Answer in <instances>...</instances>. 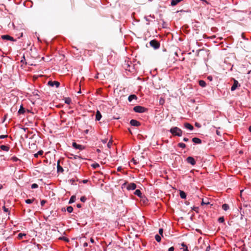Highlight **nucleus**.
Listing matches in <instances>:
<instances>
[{"label": "nucleus", "mask_w": 251, "mask_h": 251, "mask_svg": "<svg viewBox=\"0 0 251 251\" xmlns=\"http://www.w3.org/2000/svg\"><path fill=\"white\" fill-rule=\"evenodd\" d=\"M170 132L174 136H177L180 137L182 135V130L176 127H173L171 128L170 130Z\"/></svg>", "instance_id": "nucleus-1"}, {"label": "nucleus", "mask_w": 251, "mask_h": 251, "mask_svg": "<svg viewBox=\"0 0 251 251\" xmlns=\"http://www.w3.org/2000/svg\"><path fill=\"white\" fill-rule=\"evenodd\" d=\"M133 110L136 113H142L146 111L147 108L140 105H137L133 107Z\"/></svg>", "instance_id": "nucleus-2"}, {"label": "nucleus", "mask_w": 251, "mask_h": 251, "mask_svg": "<svg viewBox=\"0 0 251 251\" xmlns=\"http://www.w3.org/2000/svg\"><path fill=\"white\" fill-rule=\"evenodd\" d=\"M150 45L153 47L154 49H157L159 48V43L155 40H152L150 42Z\"/></svg>", "instance_id": "nucleus-3"}, {"label": "nucleus", "mask_w": 251, "mask_h": 251, "mask_svg": "<svg viewBox=\"0 0 251 251\" xmlns=\"http://www.w3.org/2000/svg\"><path fill=\"white\" fill-rule=\"evenodd\" d=\"M234 83L231 88V90L233 91L236 89V88L240 86V85L239 84L238 81L235 79H233Z\"/></svg>", "instance_id": "nucleus-4"}, {"label": "nucleus", "mask_w": 251, "mask_h": 251, "mask_svg": "<svg viewBox=\"0 0 251 251\" xmlns=\"http://www.w3.org/2000/svg\"><path fill=\"white\" fill-rule=\"evenodd\" d=\"M48 84L49 85L52 86V87L55 86L56 88L58 87L60 85V83L56 81H49L48 82Z\"/></svg>", "instance_id": "nucleus-5"}, {"label": "nucleus", "mask_w": 251, "mask_h": 251, "mask_svg": "<svg viewBox=\"0 0 251 251\" xmlns=\"http://www.w3.org/2000/svg\"><path fill=\"white\" fill-rule=\"evenodd\" d=\"M130 124L132 126H139L141 125V124L139 122L134 119H132L130 121Z\"/></svg>", "instance_id": "nucleus-6"}, {"label": "nucleus", "mask_w": 251, "mask_h": 251, "mask_svg": "<svg viewBox=\"0 0 251 251\" xmlns=\"http://www.w3.org/2000/svg\"><path fill=\"white\" fill-rule=\"evenodd\" d=\"M73 147L75 149H78L79 150H82L84 149V147L81 145L77 144L75 142L73 143Z\"/></svg>", "instance_id": "nucleus-7"}, {"label": "nucleus", "mask_w": 251, "mask_h": 251, "mask_svg": "<svg viewBox=\"0 0 251 251\" xmlns=\"http://www.w3.org/2000/svg\"><path fill=\"white\" fill-rule=\"evenodd\" d=\"M186 160L188 163H189L192 165H194L196 164V161L193 157H191V156L188 157L186 159Z\"/></svg>", "instance_id": "nucleus-8"}, {"label": "nucleus", "mask_w": 251, "mask_h": 251, "mask_svg": "<svg viewBox=\"0 0 251 251\" xmlns=\"http://www.w3.org/2000/svg\"><path fill=\"white\" fill-rule=\"evenodd\" d=\"M1 38L3 40H10L12 41H14L15 40L11 36L8 35H3L1 36Z\"/></svg>", "instance_id": "nucleus-9"}, {"label": "nucleus", "mask_w": 251, "mask_h": 251, "mask_svg": "<svg viewBox=\"0 0 251 251\" xmlns=\"http://www.w3.org/2000/svg\"><path fill=\"white\" fill-rule=\"evenodd\" d=\"M136 188V185L134 183H130L127 186V189L128 190H133L135 189Z\"/></svg>", "instance_id": "nucleus-10"}, {"label": "nucleus", "mask_w": 251, "mask_h": 251, "mask_svg": "<svg viewBox=\"0 0 251 251\" xmlns=\"http://www.w3.org/2000/svg\"><path fill=\"white\" fill-rule=\"evenodd\" d=\"M184 126L186 128L190 130H192L194 128L193 126L188 123L184 124Z\"/></svg>", "instance_id": "nucleus-11"}, {"label": "nucleus", "mask_w": 251, "mask_h": 251, "mask_svg": "<svg viewBox=\"0 0 251 251\" xmlns=\"http://www.w3.org/2000/svg\"><path fill=\"white\" fill-rule=\"evenodd\" d=\"M101 118V115L100 112L97 110L96 114V120L97 121H100V119Z\"/></svg>", "instance_id": "nucleus-12"}, {"label": "nucleus", "mask_w": 251, "mask_h": 251, "mask_svg": "<svg viewBox=\"0 0 251 251\" xmlns=\"http://www.w3.org/2000/svg\"><path fill=\"white\" fill-rule=\"evenodd\" d=\"M137 97L135 95H130L128 96V100L129 102H131L133 100H137Z\"/></svg>", "instance_id": "nucleus-13"}, {"label": "nucleus", "mask_w": 251, "mask_h": 251, "mask_svg": "<svg viewBox=\"0 0 251 251\" xmlns=\"http://www.w3.org/2000/svg\"><path fill=\"white\" fill-rule=\"evenodd\" d=\"M150 18H151L152 19H154L155 17L154 16H151V15H150V16H145L144 17L145 19L146 20V21L148 22V23H147V25H149V22L151 21V20L150 19Z\"/></svg>", "instance_id": "nucleus-14"}, {"label": "nucleus", "mask_w": 251, "mask_h": 251, "mask_svg": "<svg viewBox=\"0 0 251 251\" xmlns=\"http://www.w3.org/2000/svg\"><path fill=\"white\" fill-rule=\"evenodd\" d=\"M192 141L196 144H201V140L196 137L193 138L192 139Z\"/></svg>", "instance_id": "nucleus-15"}, {"label": "nucleus", "mask_w": 251, "mask_h": 251, "mask_svg": "<svg viewBox=\"0 0 251 251\" xmlns=\"http://www.w3.org/2000/svg\"><path fill=\"white\" fill-rule=\"evenodd\" d=\"M0 148L2 151H8L9 150V147L5 145H1Z\"/></svg>", "instance_id": "nucleus-16"}, {"label": "nucleus", "mask_w": 251, "mask_h": 251, "mask_svg": "<svg viewBox=\"0 0 251 251\" xmlns=\"http://www.w3.org/2000/svg\"><path fill=\"white\" fill-rule=\"evenodd\" d=\"M134 194L140 198L142 197V194L141 191L139 189H137L135 190V191L134 192Z\"/></svg>", "instance_id": "nucleus-17"}, {"label": "nucleus", "mask_w": 251, "mask_h": 251, "mask_svg": "<svg viewBox=\"0 0 251 251\" xmlns=\"http://www.w3.org/2000/svg\"><path fill=\"white\" fill-rule=\"evenodd\" d=\"M179 195H180V198L182 199H184L186 198V193L183 191H180Z\"/></svg>", "instance_id": "nucleus-18"}, {"label": "nucleus", "mask_w": 251, "mask_h": 251, "mask_svg": "<svg viewBox=\"0 0 251 251\" xmlns=\"http://www.w3.org/2000/svg\"><path fill=\"white\" fill-rule=\"evenodd\" d=\"M199 85L202 87H205L206 85V82L202 80H201L199 82Z\"/></svg>", "instance_id": "nucleus-19"}, {"label": "nucleus", "mask_w": 251, "mask_h": 251, "mask_svg": "<svg viewBox=\"0 0 251 251\" xmlns=\"http://www.w3.org/2000/svg\"><path fill=\"white\" fill-rule=\"evenodd\" d=\"M57 169L58 172H63L64 171V170L62 168V167L60 166L59 162L57 163Z\"/></svg>", "instance_id": "nucleus-20"}, {"label": "nucleus", "mask_w": 251, "mask_h": 251, "mask_svg": "<svg viewBox=\"0 0 251 251\" xmlns=\"http://www.w3.org/2000/svg\"><path fill=\"white\" fill-rule=\"evenodd\" d=\"M75 201V196L74 195L72 196L70 199L69 203V204L72 203L74 202Z\"/></svg>", "instance_id": "nucleus-21"}, {"label": "nucleus", "mask_w": 251, "mask_h": 251, "mask_svg": "<svg viewBox=\"0 0 251 251\" xmlns=\"http://www.w3.org/2000/svg\"><path fill=\"white\" fill-rule=\"evenodd\" d=\"M25 236H26V234L24 233H20L18 234L17 237L19 239H22Z\"/></svg>", "instance_id": "nucleus-22"}, {"label": "nucleus", "mask_w": 251, "mask_h": 251, "mask_svg": "<svg viewBox=\"0 0 251 251\" xmlns=\"http://www.w3.org/2000/svg\"><path fill=\"white\" fill-rule=\"evenodd\" d=\"M43 151L41 150L37 152V153L34 154V156L35 157H38L39 155H42L43 154Z\"/></svg>", "instance_id": "nucleus-23"}, {"label": "nucleus", "mask_w": 251, "mask_h": 251, "mask_svg": "<svg viewBox=\"0 0 251 251\" xmlns=\"http://www.w3.org/2000/svg\"><path fill=\"white\" fill-rule=\"evenodd\" d=\"M222 208L225 211H226L229 209V206L227 204L225 203L222 205Z\"/></svg>", "instance_id": "nucleus-24"}, {"label": "nucleus", "mask_w": 251, "mask_h": 251, "mask_svg": "<svg viewBox=\"0 0 251 251\" xmlns=\"http://www.w3.org/2000/svg\"><path fill=\"white\" fill-rule=\"evenodd\" d=\"M25 110L24 108L21 106L18 111V113L19 114H24L25 113Z\"/></svg>", "instance_id": "nucleus-25"}, {"label": "nucleus", "mask_w": 251, "mask_h": 251, "mask_svg": "<svg viewBox=\"0 0 251 251\" xmlns=\"http://www.w3.org/2000/svg\"><path fill=\"white\" fill-rule=\"evenodd\" d=\"M155 239L157 242H160L161 239V236L158 234L155 236Z\"/></svg>", "instance_id": "nucleus-26"}, {"label": "nucleus", "mask_w": 251, "mask_h": 251, "mask_svg": "<svg viewBox=\"0 0 251 251\" xmlns=\"http://www.w3.org/2000/svg\"><path fill=\"white\" fill-rule=\"evenodd\" d=\"M177 146H178V147H180L181 148H182V149H184L186 147V145L184 143H178Z\"/></svg>", "instance_id": "nucleus-27"}, {"label": "nucleus", "mask_w": 251, "mask_h": 251, "mask_svg": "<svg viewBox=\"0 0 251 251\" xmlns=\"http://www.w3.org/2000/svg\"><path fill=\"white\" fill-rule=\"evenodd\" d=\"M91 166L94 169H97V168H99L100 167V165L98 163H95L92 164L91 165Z\"/></svg>", "instance_id": "nucleus-28"}, {"label": "nucleus", "mask_w": 251, "mask_h": 251, "mask_svg": "<svg viewBox=\"0 0 251 251\" xmlns=\"http://www.w3.org/2000/svg\"><path fill=\"white\" fill-rule=\"evenodd\" d=\"M67 211L69 212V213H72L73 211V207L71 206H68L67 207Z\"/></svg>", "instance_id": "nucleus-29"}, {"label": "nucleus", "mask_w": 251, "mask_h": 251, "mask_svg": "<svg viewBox=\"0 0 251 251\" xmlns=\"http://www.w3.org/2000/svg\"><path fill=\"white\" fill-rule=\"evenodd\" d=\"M71 102V99L69 98H66L65 100V102L67 104H70Z\"/></svg>", "instance_id": "nucleus-30"}, {"label": "nucleus", "mask_w": 251, "mask_h": 251, "mask_svg": "<svg viewBox=\"0 0 251 251\" xmlns=\"http://www.w3.org/2000/svg\"><path fill=\"white\" fill-rule=\"evenodd\" d=\"M34 200H31V199H27L25 200V202L27 204H30L31 203H32V202Z\"/></svg>", "instance_id": "nucleus-31"}, {"label": "nucleus", "mask_w": 251, "mask_h": 251, "mask_svg": "<svg viewBox=\"0 0 251 251\" xmlns=\"http://www.w3.org/2000/svg\"><path fill=\"white\" fill-rule=\"evenodd\" d=\"M86 200H87V199H86V198L85 196H82L80 198V201H82L83 202H85Z\"/></svg>", "instance_id": "nucleus-32"}, {"label": "nucleus", "mask_w": 251, "mask_h": 251, "mask_svg": "<svg viewBox=\"0 0 251 251\" xmlns=\"http://www.w3.org/2000/svg\"><path fill=\"white\" fill-rule=\"evenodd\" d=\"M224 218L223 217H221L218 219V222L219 223H223L224 222Z\"/></svg>", "instance_id": "nucleus-33"}, {"label": "nucleus", "mask_w": 251, "mask_h": 251, "mask_svg": "<svg viewBox=\"0 0 251 251\" xmlns=\"http://www.w3.org/2000/svg\"><path fill=\"white\" fill-rule=\"evenodd\" d=\"M38 185L36 183L32 184L31 186L32 189H35V188H38Z\"/></svg>", "instance_id": "nucleus-34"}, {"label": "nucleus", "mask_w": 251, "mask_h": 251, "mask_svg": "<svg viewBox=\"0 0 251 251\" xmlns=\"http://www.w3.org/2000/svg\"><path fill=\"white\" fill-rule=\"evenodd\" d=\"M59 239L61 240H63L66 242H69V239L65 237H60V238H59Z\"/></svg>", "instance_id": "nucleus-35"}, {"label": "nucleus", "mask_w": 251, "mask_h": 251, "mask_svg": "<svg viewBox=\"0 0 251 251\" xmlns=\"http://www.w3.org/2000/svg\"><path fill=\"white\" fill-rule=\"evenodd\" d=\"M3 210L5 212H9V213L8 208H6L5 206H3Z\"/></svg>", "instance_id": "nucleus-36"}, {"label": "nucleus", "mask_w": 251, "mask_h": 251, "mask_svg": "<svg viewBox=\"0 0 251 251\" xmlns=\"http://www.w3.org/2000/svg\"><path fill=\"white\" fill-rule=\"evenodd\" d=\"M8 137L7 135H0V139H4Z\"/></svg>", "instance_id": "nucleus-37"}, {"label": "nucleus", "mask_w": 251, "mask_h": 251, "mask_svg": "<svg viewBox=\"0 0 251 251\" xmlns=\"http://www.w3.org/2000/svg\"><path fill=\"white\" fill-rule=\"evenodd\" d=\"M163 232V229L162 228H159V234L161 235V236H162Z\"/></svg>", "instance_id": "nucleus-38"}, {"label": "nucleus", "mask_w": 251, "mask_h": 251, "mask_svg": "<svg viewBox=\"0 0 251 251\" xmlns=\"http://www.w3.org/2000/svg\"><path fill=\"white\" fill-rule=\"evenodd\" d=\"M111 144H112V142L110 141L108 144H107V146L108 148H110L111 147Z\"/></svg>", "instance_id": "nucleus-39"}, {"label": "nucleus", "mask_w": 251, "mask_h": 251, "mask_svg": "<svg viewBox=\"0 0 251 251\" xmlns=\"http://www.w3.org/2000/svg\"><path fill=\"white\" fill-rule=\"evenodd\" d=\"M168 251H174V248L173 247H170Z\"/></svg>", "instance_id": "nucleus-40"}, {"label": "nucleus", "mask_w": 251, "mask_h": 251, "mask_svg": "<svg viewBox=\"0 0 251 251\" xmlns=\"http://www.w3.org/2000/svg\"><path fill=\"white\" fill-rule=\"evenodd\" d=\"M216 133L219 136H221V132L218 130H216Z\"/></svg>", "instance_id": "nucleus-41"}, {"label": "nucleus", "mask_w": 251, "mask_h": 251, "mask_svg": "<svg viewBox=\"0 0 251 251\" xmlns=\"http://www.w3.org/2000/svg\"><path fill=\"white\" fill-rule=\"evenodd\" d=\"M183 140L184 141V142H187L189 141V139L188 138H186V137H184L183 139Z\"/></svg>", "instance_id": "nucleus-42"}, {"label": "nucleus", "mask_w": 251, "mask_h": 251, "mask_svg": "<svg viewBox=\"0 0 251 251\" xmlns=\"http://www.w3.org/2000/svg\"><path fill=\"white\" fill-rule=\"evenodd\" d=\"M207 78H208V80H209L210 81L212 80V76H208L207 77Z\"/></svg>", "instance_id": "nucleus-43"}, {"label": "nucleus", "mask_w": 251, "mask_h": 251, "mask_svg": "<svg viewBox=\"0 0 251 251\" xmlns=\"http://www.w3.org/2000/svg\"><path fill=\"white\" fill-rule=\"evenodd\" d=\"M195 126H197V127H200L201 126H200V124L198 123H195Z\"/></svg>", "instance_id": "nucleus-44"}, {"label": "nucleus", "mask_w": 251, "mask_h": 251, "mask_svg": "<svg viewBox=\"0 0 251 251\" xmlns=\"http://www.w3.org/2000/svg\"><path fill=\"white\" fill-rule=\"evenodd\" d=\"M76 207L77 208H81V204H79V203H78L76 205Z\"/></svg>", "instance_id": "nucleus-45"}, {"label": "nucleus", "mask_w": 251, "mask_h": 251, "mask_svg": "<svg viewBox=\"0 0 251 251\" xmlns=\"http://www.w3.org/2000/svg\"><path fill=\"white\" fill-rule=\"evenodd\" d=\"M181 246L183 247V248H186V247H187L186 245L184 243H182L181 244Z\"/></svg>", "instance_id": "nucleus-46"}, {"label": "nucleus", "mask_w": 251, "mask_h": 251, "mask_svg": "<svg viewBox=\"0 0 251 251\" xmlns=\"http://www.w3.org/2000/svg\"><path fill=\"white\" fill-rule=\"evenodd\" d=\"M122 167H118V168H117V170H118V171H121L122 170Z\"/></svg>", "instance_id": "nucleus-47"}, {"label": "nucleus", "mask_w": 251, "mask_h": 251, "mask_svg": "<svg viewBox=\"0 0 251 251\" xmlns=\"http://www.w3.org/2000/svg\"><path fill=\"white\" fill-rule=\"evenodd\" d=\"M87 246H88V243H87L85 242V243H84L83 244V247H87Z\"/></svg>", "instance_id": "nucleus-48"}, {"label": "nucleus", "mask_w": 251, "mask_h": 251, "mask_svg": "<svg viewBox=\"0 0 251 251\" xmlns=\"http://www.w3.org/2000/svg\"><path fill=\"white\" fill-rule=\"evenodd\" d=\"M183 251H189L187 247H186V248H183Z\"/></svg>", "instance_id": "nucleus-49"}, {"label": "nucleus", "mask_w": 251, "mask_h": 251, "mask_svg": "<svg viewBox=\"0 0 251 251\" xmlns=\"http://www.w3.org/2000/svg\"><path fill=\"white\" fill-rule=\"evenodd\" d=\"M90 242L91 243H94V240L93 238H91L90 239Z\"/></svg>", "instance_id": "nucleus-50"}, {"label": "nucleus", "mask_w": 251, "mask_h": 251, "mask_svg": "<svg viewBox=\"0 0 251 251\" xmlns=\"http://www.w3.org/2000/svg\"><path fill=\"white\" fill-rule=\"evenodd\" d=\"M37 247L38 249H40V248H41V245H39V244H37Z\"/></svg>", "instance_id": "nucleus-51"}, {"label": "nucleus", "mask_w": 251, "mask_h": 251, "mask_svg": "<svg viewBox=\"0 0 251 251\" xmlns=\"http://www.w3.org/2000/svg\"><path fill=\"white\" fill-rule=\"evenodd\" d=\"M210 250V246H208L207 248H206V251H209Z\"/></svg>", "instance_id": "nucleus-52"}, {"label": "nucleus", "mask_w": 251, "mask_h": 251, "mask_svg": "<svg viewBox=\"0 0 251 251\" xmlns=\"http://www.w3.org/2000/svg\"><path fill=\"white\" fill-rule=\"evenodd\" d=\"M87 181H88V180H87V179H85V180H83V183H87Z\"/></svg>", "instance_id": "nucleus-53"}, {"label": "nucleus", "mask_w": 251, "mask_h": 251, "mask_svg": "<svg viewBox=\"0 0 251 251\" xmlns=\"http://www.w3.org/2000/svg\"><path fill=\"white\" fill-rule=\"evenodd\" d=\"M208 203H205V202H204L203 201H202V202H201V204H202V205H203V204H208Z\"/></svg>", "instance_id": "nucleus-54"}, {"label": "nucleus", "mask_w": 251, "mask_h": 251, "mask_svg": "<svg viewBox=\"0 0 251 251\" xmlns=\"http://www.w3.org/2000/svg\"><path fill=\"white\" fill-rule=\"evenodd\" d=\"M45 201H41V205H43L45 203Z\"/></svg>", "instance_id": "nucleus-55"}, {"label": "nucleus", "mask_w": 251, "mask_h": 251, "mask_svg": "<svg viewBox=\"0 0 251 251\" xmlns=\"http://www.w3.org/2000/svg\"><path fill=\"white\" fill-rule=\"evenodd\" d=\"M249 130L251 132V126H249Z\"/></svg>", "instance_id": "nucleus-56"}, {"label": "nucleus", "mask_w": 251, "mask_h": 251, "mask_svg": "<svg viewBox=\"0 0 251 251\" xmlns=\"http://www.w3.org/2000/svg\"><path fill=\"white\" fill-rule=\"evenodd\" d=\"M13 159H14V160H15V161L18 160V159L16 157H14Z\"/></svg>", "instance_id": "nucleus-57"}, {"label": "nucleus", "mask_w": 251, "mask_h": 251, "mask_svg": "<svg viewBox=\"0 0 251 251\" xmlns=\"http://www.w3.org/2000/svg\"><path fill=\"white\" fill-rule=\"evenodd\" d=\"M88 130H86L85 131V132H86V133H88Z\"/></svg>", "instance_id": "nucleus-58"}, {"label": "nucleus", "mask_w": 251, "mask_h": 251, "mask_svg": "<svg viewBox=\"0 0 251 251\" xmlns=\"http://www.w3.org/2000/svg\"><path fill=\"white\" fill-rule=\"evenodd\" d=\"M242 251H247L245 250H243Z\"/></svg>", "instance_id": "nucleus-59"}]
</instances>
